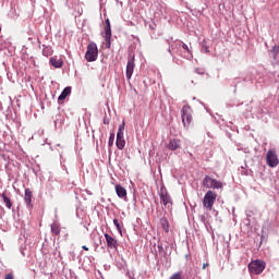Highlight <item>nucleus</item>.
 <instances>
[{
    "label": "nucleus",
    "instance_id": "1",
    "mask_svg": "<svg viewBox=\"0 0 279 279\" xmlns=\"http://www.w3.org/2000/svg\"><path fill=\"white\" fill-rule=\"evenodd\" d=\"M266 262H263L260 259H254V260H251L250 264H248V272L251 275H260L262 272L265 271L266 269Z\"/></svg>",
    "mask_w": 279,
    "mask_h": 279
},
{
    "label": "nucleus",
    "instance_id": "2",
    "mask_svg": "<svg viewBox=\"0 0 279 279\" xmlns=\"http://www.w3.org/2000/svg\"><path fill=\"white\" fill-rule=\"evenodd\" d=\"M181 122H183V126L185 129H189L192 123V108L189 105H184L183 108H181Z\"/></svg>",
    "mask_w": 279,
    "mask_h": 279
},
{
    "label": "nucleus",
    "instance_id": "3",
    "mask_svg": "<svg viewBox=\"0 0 279 279\" xmlns=\"http://www.w3.org/2000/svg\"><path fill=\"white\" fill-rule=\"evenodd\" d=\"M98 58V48L95 43L88 44L85 52V60L86 62H96Z\"/></svg>",
    "mask_w": 279,
    "mask_h": 279
},
{
    "label": "nucleus",
    "instance_id": "4",
    "mask_svg": "<svg viewBox=\"0 0 279 279\" xmlns=\"http://www.w3.org/2000/svg\"><path fill=\"white\" fill-rule=\"evenodd\" d=\"M217 193L213 191H208L203 198V207L207 210H213V207L216 203Z\"/></svg>",
    "mask_w": 279,
    "mask_h": 279
},
{
    "label": "nucleus",
    "instance_id": "5",
    "mask_svg": "<svg viewBox=\"0 0 279 279\" xmlns=\"http://www.w3.org/2000/svg\"><path fill=\"white\" fill-rule=\"evenodd\" d=\"M202 185L205 189H223V184L221 181L211 179L210 177L206 175L205 179L202 181Z\"/></svg>",
    "mask_w": 279,
    "mask_h": 279
},
{
    "label": "nucleus",
    "instance_id": "6",
    "mask_svg": "<svg viewBox=\"0 0 279 279\" xmlns=\"http://www.w3.org/2000/svg\"><path fill=\"white\" fill-rule=\"evenodd\" d=\"M123 131H125V122H122V124H120V126L118 128L116 140V146L118 149H123L126 145L125 138L123 137Z\"/></svg>",
    "mask_w": 279,
    "mask_h": 279
},
{
    "label": "nucleus",
    "instance_id": "7",
    "mask_svg": "<svg viewBox=\"0 0 279 279\" xmlns=\"http://www.w3.org/2000/svg\"><path fill=\"white\" fill-rule=\"evenodd\" d=\"M266 163H268V166L270 168H277L278 167L279 158H278L277 153H276L275 149H270L266 154Z\"/></svg>",
    "mask_w": 279,
    "mask_h": 279
},
{
    "label": "nucleus",
    "instance_id": "8",
    "mask_svg": "<svg viewBox=\"0 0 279 279\" xmlns=\"http://www.w3.org/2000/svg\"><path fill=\"white\" fill-rule=\"evenodd\" d=\"M105 40H106V47L108 49H110L111 47V38H112V31H111V24H110V20L106 19L105 21Z\"/></svg>",
    "mask_w": 279,
    "mask_h": 279
},
{
    "label": "nucleus",
    "instance_id": "9",
    "mask_svg": "<svg viewBox=\"0 0 279 279\" xmlns=\"http://www.w3.org/2000/svg\"><path fill=\"white\" fill-rule=\"evenodd\" d=\"M160 199L165 207H168V208L172 207L173 202H172L171 195L168 194L167 190L163 187H161L160 190Z\"/></svg>",
    "mask_w": 279,
    "mask_h": 279
},
{
    "label": "nucleus",
    "instance_id": "10",
    "mask_svg": "<svg viewBox=\"0 0 279 279\" xmlns=\"http://www.w3.org/2000/svg\"><path fill=\"white\" fill-rule=\"evenodd\" d=\"M134 69H135V63H134V57H132L131 59H129L128 65L125 68V77H128V80H132V76L134 74Z\"/></svg>",
    "mask_w": 279,
    "mask_h": 279
},
{
    "label": "nucleus",
    "instance_id": "11",
    "mask_svg": "<svg viewBox=\"0 0 279 279\" xmlns=\"http://www.w3.org/2000/svg\"><path fill=\"white\" fill-rule=\"evenodd\" d=\"M107 247L111 250H118V240L113 239L109 233H105Z\"/></svg>",
    "mask_w": 279,
    "mask_h": 279
},
{
    "label": "nucleus",
    "instance_id": "12",
    "mask_svg": "<svg viewBox=\"0 0 279 279\" xmlns=\"http://www.w3.org/2000/svg\"><path fill=\"white\" fill-rule=\"evenodd\" d=\"M32 199H33V192L31 189L24 190V203H26L27 208L32 209Z\"/></svg>",
    "mask_w": 279,
    "mask_h": 279
},
{
    "label": "nucleus",
    "instance_id": "13",
    "mask_svg": "<svg viewBox=\"0 0 279 279\" xmlns=\"http://www.w3.org/2000/svg\"><path fill=\"white\" fill-rule=\"evenodd\" d=\"M270 57L275 65L279 64V45H275L270 50Z\"/></svg>",
    "mask_w": 279,
    "mask_h": 279
},
{
    "label": "nucleus",
    "instance_id": "14",
    "mask_svg": "<svg viewBox=\"0 0 279 279\" xmlns=\"http://www.w3.org/2000/svg\"><path fill=\"white\" fill-rule=\"evenodd\" d=\"M167 148L174 151L177 149L181 148V140L178 138H171L169 141V144L167 145Z\"/></svg>",
    "mask_w": 279,
    "mask_h": 279
},
{
    "label": "nucleus",
    "instance_id": "15",
    "mask_svg": "<svg viewBox=\"0 0 279 279\" xmlns=\"http://www.w3.org/2000/svg\"><path fill=\"white\" fill-rule=\"evenodd\" d=\"M116 194L122 199H125L128 197L126 189L122 185H116Z\"/></svg>",
    "mask_w": 279,
    "mask_h": 279
},
{
    "label": "nucleus",
    "instance_id": "16",
    "mask_svg": "<svg viewBox=\"0 0 279 279\" xmlns=\"http://www.w3.org/2000/svg\"><path fill=\"white\" fill-rule=\"evenodd\" d=\"M50 63H51V65H52L54 69H62V66H63V60H62V58L51 57Z\"/></svg>",
    "mask_w": 279,
    "mask_h": 279
},
{
    "label": "nucleus",
    "instance_id": "17",
    "mask_svg": "<svg viewBox=\"0 0 279 279\" xmlns=\"http://www.w3.org/2000/svg\"><path fill=\"white\" fill-rule=\"evenodd\" d=\"M71 93H72V87H65V88L61 92V94H60L58 100H59V101L65 100L66 97H69V96L71 95Z\"/></svg>",
    "mask_w": 279,
    "mask_h": 279
},
{
    "label": "nucleus",
    "instance_id": "18",
    "mask_svg": "<svg viewBox=\"0 0 279 279\" xmlns=\"http://www.w3.org/2000/svg\"><path fill=\"white\" fill-rule=\"evenodd\" d=\"M2 198H3V203L5 204V207L11 210L12 208V202L11 199L8 197V195H5V193L2 194Z\"/></svg>",
    "mask_w": 279,
    "mask_h": 279
},
{
    "label": "nucleus",
    "instance_id": "19",
    "mask_svg": "<svg viewBox=\"0 0 279 279\" xmlns=\"http://www.w3.org/2000/svg\"><path fill=\"white\" fill-rule=\"evenodd\" d=\"M160 225L162 227V230L168 233L169 232L168 220L166 218H160Z\"/></svg>",
    "mask_w": 279,
    "mask_h": 279
},
{
    "label": "nucleus",
    "instance_id": "20",
    "mask_svg": "<svg viewBox=\"0 0 279 279\" xmlns=\"http://www.w3.org/2000/svg\"><path fill=\"white\" fill-rule=\"evenodd\" d=\"M51 232H52L54 235H59V234H60V225H58V223H52V225H51Z\"/></svg>",
    "mask_w": 279,
    "mask_h": 279
},
{
    "label": "nucleus",
    "instance_id": "21",
    "mask_svg": "<svg viewBox=\"0 0 279 279\" xmlns=\"http://www.w3.org/2000/svg\"><path fill=\"white\" fill-rule=\"evenodd\" d=\"M169 279H183V274L182 272H174L170 276Z\"/></svg>",
    "mask_w": 279,
    "mask_h": 279
},
{
    "label": "nucleus",
    "instance_id": "22",
    "mask_svg": "<svg viewBox=\"0 0 279 279\" xmlns=\"http://www.w3.org/2000/svg\"><path fill=\"white\" fill-rule=\"evenodd\" d=\"M113 143H114V133H111V135L109 136L108 146L112 147Z\"/></svg>",
    "mask_w": 279,
    "mask_h": 279
},
{
    "label": "nucleus",
    "instance_id": "23",
    "mask_svg": "<svg viewBox=\"0 0 279 279\" xmlns=\"http://www.w3.org/2000/svg\"><path fill=\"white\" fill-rule=\"evenodd\" d=\"M113 225L116 226L117 230L121 233L122 229H121V226H120L119 220L117 218L113 219Z\"/></svg>",
    "mask_w": 279,
    "mask_h": 279
},
{
    "label": "nucleus",
    "instance_id": "24",
    "mask_svg": "<svg viewBox=\"0 0 279 279\" xmlns=\"http://www.w3.org/2000/svg\"><path fill=\"white\" fill-rule=\"evenodd\" d=\"M181 47H182L187 53L191 52V50H190V48H189V46H187L186 44H182Z\"/></svg>",
    "mask_w": 279,
    "mask_h": 279
},
{
    "label": "nucleus",
    "instance_id": "25",
    "mask_svg": "<svg viewBox=\"0 0 279 279\" xmlns=\"http://www.w3.org/2000/svg\"><path fill=\"white\" fill-rule=\"evenodd\" d=\"M4 279H14V274L13 272L7 274Z\"/></svg>",
    "mask_w": 279,
    "mask_h": 279
},
{
    "label": "nucleus",
    "instance_id": "26",
    "mask_svg": "<svg viewBox=\"0 0 279 279\" xmlns=\"http://www.w3.org/2000/svg\"><path fill=\"white\" fill-rule=\"evenodd\" d=\"M208 267V264H203V269H206Z\"/></svg>",
    "mask_w": 279,
    "mask_h": 279
},
{
    "label": "nucleus",
    "instance_id": "27",
    "mask_svg": "<svg viewBox=\"0 0 279 279\" xmlns=\"http://www.w3.org/2000/svg\"><path fill=\"white\" fill-rule=\"evenodd\" d=\"M82 248L85 251H89V248L87 246H82Z\"/></svg>",
    "mask_w": 279,
    "mask_h": 279
},
{
    "label": "nucleus",
    "instance_id": "28",
    "mask_svg": "<svg viewBox=\"0 0 279 279\" xmlns=\"http://www.w3.org/2000/svg\"><path fill=\"white\" fill-rule=\"evenodd\" d=\"M0 32H2V28L0 27Z\"/></svg>",
    "mask_w": 279,
    "mask_h": 279
}]
</instances>
